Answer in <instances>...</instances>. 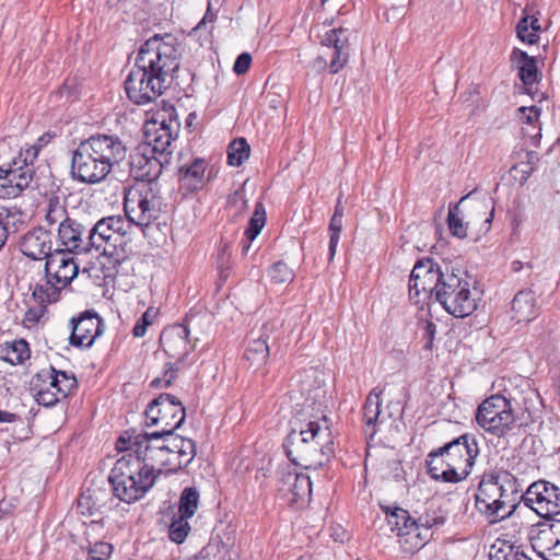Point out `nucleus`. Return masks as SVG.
Instances as JSON below:
<instances>
[{
  "label": "nucleus",
  "mask_w": 560,
  "mask_h": 560,
  "mask_svg": "<svg viewBox=\"0 0 560 560\" xmlns=\"http://www.w3.org/2000/svg\"><path fill=\"white\" fill-rule=\"evenodd\" d=\"M284 439L283 450L288 459L303 469H317L334 455V438L329 419L323 415L315 420H295Z\"/></svg>",
  "instance_id": "1"
},
{
  "label": "nucleus",
  "mask_w": 560,
  "mask_h": 560,
  "mask_svg": "<svg viewBox=\"0 0 560 560\" xmlns=\"http://www.w3.org/2000/svg\"><path fill=\"white\" fill-rule=\"evenodd\" d=\"M125 147L118 137L94 135L82 140L72 152L71 176L84 184L104 180L113 166L125 158Z\"/></svg>",
  "instance_id": "2"
},
{
  "label": "nucleus",
  "mask_w": 560,
  "mask_h": 560,
  "mask_svg": "<svg viewBox=\"0 0 560 560\" xmlns=\"http://www.w3.org/2000/svg\"><path fill=\"white\" fill-rule=\"evenodd\" d=\"M521 502L517 479L504 469L485 472L475 495V506L489 524L513 515Z\"/></svg>",
  "instance_id": "3"
},
{
  "label": "nucleus",
  "mask_w": 560,
  "mask_h": 560,
  "mask_svg": "<svg viewBox=\"0 0 560 560\" xmlns=\"http://www.w3.org/2000/svg\"><path fill=\"white\" fill-rule=\"evenodd\" d=\"M116 450L125 453L109 475L113 493L120 501L131 504L140 499V434L137 429L126 430L116 441Z\"/></svg>",
  "instance_id": "4"
},
{
  "label": "nucleus",
  "mask_w": 560,
  "mask_h": 560,
  "mask_svg": "<svg viewBox=\"0 0 560 560\" xmlns=\"http://www.w3.org/2000/svg\"><path fill=\"white\" fill-rule=\"evenodd\" d=\"M175 37L170 33L153 34L142 44V83L155 95L166 89V79L177 67Z\"/></svg>",
  "instance_id": "5"
},
{
  "label": "nucleus",
  "mask_w": 560,
  "mask_h": 560,
  "mask_svg": "<svg viewBox=\"0 0 560 560\" xmlns=\"http://www.w3.org/2000/svg\"><path fill=\"white\" fill-rule=\"evenodd\" d=\"M128 224L116 217H107L98 220L92 229H90L93 248L102 250L104 255H113L108 247L116 253V262L121 271L127 272L132 266V259L139 260V242L138 238L128 236L124 225Z\"/></svg>",
  "instance_id": "6"
},
{
  "label": "nucleus",
  "mask_w": 560,
  "mask_h": 560,
  "mask_svg": "<svg viewBox=\"0 0 560 560\" xmlns=\"http://www.w3.org/2000/svg\"><path fill=\"white\" fill-rule=\"evenodd\" d=\"M433 296L448 314L456 318H465L477 310L467 271L455 268L450 262H444V278Z\"/></svg>",
  "instance_id": "7"
},
{
  "label": "nucleus",
  "mask_w": 560,
  "mask_h": 560,
  "mask_svg": "<svg viewBox=\"0 0 560 560\" xmlns=\"http://www.w3.org/2000/svg\"><path fill=\"white\" fill-rule=\"evenodd\" d=\"M475 419L480 428L498 438H505L514 428L521 427L515 423L511 400L500 394L486 398L478 406Z\"/></svg>",
  "instance_id": "8"
},
{
  "label": "nucleus",
  "mask_w": 560,
  "mask_h": 560,
  "mask_svg": "<svg viewBox=\"0 0 560 560\" xmlns=\"http://www.w3.org/2000/svg\"><path fill=\"white\" fill-rule=\"evenodd\" d=\"M444 278V262L440 265L433 258L419 259L411 270L409 279V298L415 303H420V294L423 299H432Z\"/></svg>",
  "instance_id": "9"
},
{
  "label": "nucleus",
  "mask_w": 560,
  "mask_h": 560,
  "mask_svg": "<svg viewBox=\"0 0 560 560\" xmlns=\"http://www.w3.org/2000/svg\"><path fill=\"white\" fill-rule=\"evenodd\" d=\"M480 450L478 441L472 433H463L452 439L450 455L451 469L444 479L465 480L471 472Z\"/></svg>",
  "instance_id": "10"
},
{
  "label": "nucleus",
  "mask_w": 560,
  "mask_h": 560,
  "mask_svg": "<svg viewBox=\"0 0 560 560\" xmlns=\"http://www.w3.org/2000/svg\"><path fill=\"white\" fill-rule=\"evenodd\" d=\"M521 501L540 517L560 514V489L547 480L533 482L521 494Z\"/></svg>",
  "instance_id": "11"
},
{
  "label": "nucleus",
  "mask_w": 560,
  "mask_h": 560,
  "mask_svg": "<svg viewBox=\"0 0 560 560\" xmlns=\"http://www.w3.org/2000/svg\"><path fill=\"white\" fill-rule=\"evenodd\" d=\"M159 341L170 358L184 360L195 347L190 340L188 317L186 316L179 324L163 329Z\"/></svg>",
  "instance_id": "12"
},
{
  "label": "nucleus",
  "mask_w": 560,
  "mask_h": 560,
  "mask_svg": "<svg viewBox=\"0 0 560 560\" xmlns=\"http://www.w3.org/2000/svg\"><path fill=\"white\" fill-rule=\"evenodd\" d=\"M69 342L72 347L90 348L103 332V320L93 311H85L79 317H72Z\"/></svg>",
  "instance_id": "13"
},
{
  "label": "nucleus",
  "mask_w": 560,
  "mask_h": 560,
  "mask_svg": "<svg viewBox=\"0 0 560 560\" xmlns=\"http://www.w3.org/2000/svg\"><path fill=\"white\" fill-rule=\"evenodd\" d=\"M21 161H12L8 167H0V197L15 198L30 187L35 170Z\"/></svg>",
  "instance_id": "14"
},
{
  "label": "nucleus",
  "mask_w": 560,
  "mask_h": 560,
  "mask_svg": "<svg viewBox=\"0 0 560 560\" xmlns=\"http://www.w3.org/2000/svg\"><path fill=\"white\" fill-rule=\"evenodd\" d=\"M171 140V127L165 119L159 120L156 114L145 110L142 124V149L159 151V155L164 156Z\"/></svg>",
  "instance_id": "15"
},
{
  "label": "nucleus",
  "mask_w": 560,
  "mask_h": 560,
  "mask_svg": "<svg viewBox=\"0 0 560 560\" xmlns=\"http://www.w3.org/2000/svg\"><path fill=\"white\" fill-rule=\"evenodd\" d=\"M58 237L65 246L63 250L67 252L81 254L89 253L93 248L90 230L86 231L83 224L71 218L59 223Z\"/></svg>",
  "instance_id": "16"
},
{
  "label": "nucleus",
  "mask_w": 560,
  "mask_h": 560,
  "mask_svg": "<svg viewBox=\"0 0 560 560\" xmlns=\"http://www.w3.org/2000/svg\"><path fill=\"white\" fill-rule=\"evenodd\" d=\"M106 497L107 493L103 489L88 488L81 492L77 500V512L84 518V524L88 518H91L90 527L103 524L102 515L106 505Z\"/></svg>",
  "instance_id": "17"
},
{
  "label": "nucleus",
  "mask_w": 560,
  "mask_h": 560,
  "mask_svg": "<svg viewBox=\"0 0 560 560\" xmlns=\"http://www.w3.org/2000/svg\"><path fill=\"white\" fill-rule=\"evenodd\" d=\"M72 252L57 249L52 255L47 257L45 262V275L51 276L56 283H60L61 288L70 284V282L79 273V266L70 256Z\"/></svg>",
  "instance_id": "18"
},
{
  "label": "nucleus",
  "mask_w": 560,
  "mask_h": 560,
  "mask_svg": "<svg viewBox=\"0 0 560 560\" xmlns=\"http://www.w3.org/2000/svg\"><path fill=\"white\" fill-rule=\"evenodd\" d=\"M21 253L33 260L46 259L51 253V233L44 226H36L26 232L20 243Z\"/></svg>",
  "instance_id": "19"
},
{
  "label": "nucleus",
  "mask_w": 560,
  "mask_h": 560,
  "mask_svg": "<svg viewBox=\"0 0 560 560\" xmlns=\"http://www.w3.org/2000/svg\"><path fill=\"white\" fill-rule=\"evenodd\" d=\"M142 497L154 486L156 478L163 474L164 468L172 467V458L165 447L156 451L144 450L142 456Z\"/></svg>",
  "instance_id": "20"
},
{
  "label": "nucleus",
  "mask_w": 560,
  "mask_h": 560,
  "mask_svg": "<svg viewBox=\"0 0 560 560\" xmlns=\"http://www.w3.org/2000/svg\"><path fill=\"white\" fill-rule=\"evenodd\" d=\"M279 490L291 493V503L308 502L312 495V481L303 472L289 470L282 474Z\"/></svg>",
  "instance_id": "21"
},
{
  "label": "nucleus",
  "mask_w": 560,
  "mask_h": 560,
  "mask_svg": "<svg viewBox=\"0 0 560 560\" xmlns=\"http://www.w3.org/2000/svg\"><path fill=\"white\" fill-rule=\"evenodd\" d=\"M160 406H162L161 429L177 430L185 422L186 409L179 399L167 393L160 394Z\"/></svg>",
  "instance_id": "22"
},
{
  "label": "nucleus",
  "mask_w": 560,
  "mask_h": 560,
  "mask_svg": "<svg viewBox=\"0 0 560 560\" xmlns=\"http://www.w3.org/2000/svg\"><path fill=\"white\" fill-rule=\"evenodd\" d=\"M510 61L516 66L517 75L525 86H532L539 81L540 72L535 57H532L526 51L514 47L510 55Z\"/></svg>",
  "instance_id": "23"
},
{
  "label": "nucleus",
  "mask_w": 560,
  "mask_h": 560,
  "mask_svg": "<svg viewBox=\"0 0 560 560\" xmlns=\"http://www.w3.org/2000/svg\"><path fill=\"white\" fill-rule=\"evenodd\" d=\"M180 187L187 192H196L205 186L206 160L196 158L189 165L178 170Z\"/></svg>",
  "instance_id": "24"
},
{
  "label": "nucleus",
  "mask_w": 560,
  "mask_h": 560,
  "mask_svg": "<svg viewBox=\"0 0 560 560\" xmlns=\"http://www.w3.org/2000/svg\"><path fill=\"white\" fill-rule=\"evenodd\" d=\"M37 380H50L49 386L62 399L68 397L72 390L78 388V380L73 374H68L66 371H57L50 366L49 371H43L36 375Z\"/></svg>",
  "instance_id": "25"
},
{
  "label": "nucleus",
  "mask_w": 560,
  "mask_h": 560,
  "mask_svg": "<svg viewBox=\"0 0 560 560\" xmlns=\"http://www.w3.org/2000/svg\"><path fill=\"white\" fill-rule=\"evenodd\" d=\"M138 197H140V191L135 187L130 188L124 199L125 217H116L128 223L124 225V229L128 230L126 234L135 238H137V230L140 229V214H137V209L140 208V198Z\"/></svg>",
  "instance_id": "26"
},
{
  "label": "nucleus",
  "mask_w": 560,
  "mask_h": 560,
  "mask_svg": "<svg viewBox=\"0 0 560 560\" xmlns=\"http://www.w3.org/2000/svg\"><path fill=\"white\" fill-rule=\"evenodd\" d=\"M381 393H376V388H373L366 396L363 406L362 421L364 424V433L370 439H373L377 432L378 423L383 422L380 420L381 416Z\"/></svg>",
  "instance_id": "27"
},
{
  "label": "nucleus",
  "mask_w": 560,
  "mask_h": 560,
  "mask_svg": "<svg viewBox=\"0 0 560 560\" xmlns=\"http://www.w3.org/2000/svg\"><path fill=\"white\" fill-rule=\"evenodd\" d=\"M129 59H133V68L127 75L124 86L127 97L133 103V107L130 108L129 112H126V115L132 116L136 114V106L140 105V49L137 51L133 50Z\"/></svg>",
  "instance_id": "28"
},
{
  "label": "nucleus",
  "mask_w": 560,
  "mask_h": 560,
  "mask_svg": "<svg viewBox=\"0 0 560 560\" xmlns=\"http://www.w3.org/2000/svg\"><path fill=\"white\" fill-rule=\"evenodd\" d=\"M536 299L530 289L518 291L512 300V311L517 323L529 322L535 316Z\"/></svg>",
  "instance_id": "29"
},
{
  "label": "nucleus",
  "mask_w": 560,
  "mask_h": 560,
  "mask_svg": "<svg viewBox=\"0 0 560 560\" xmlns=\"http://www.w3.org/2000/svg\"><path fill=\"white\" fill-rule=\"evenodd\" d=\"M528 536L530 545L538 557L556 545L551 528L546 520L532 525Z\"/></svg>",
  "instance_id": "30"
},
{
  "label": "nucleus",
  "mask_w": 560,
  "mask_h": 560,
  "mask_svg": "<svg viewBox=\"0 0 560 560\" xmlns=\"http://www.w3.org/2000/svg\"><path fill=\"white\" fill-rule=\"evenodd\" d=\"M381 509L386 515V521L392 532H396L398 534L402 529H408L410 526L413 529L417 528L416 518L412 517L409 511L400 508V506H384L381 505Z\"/></svg>",
  "instance_id": "31"
},
{
  "label": "nucleus",
  "mask_w": 560,
  "mask_h": 560,
  "mask_svg": "<svg viewBox=\"0 0 560 560\" xmlns=\"http://www.w3.org/2000/svg\"><path fill=\"white\" fill-rule=\"evenodd\" d=\"M225 210L229 212L226 226L229 230H231L232 228H235V222L243 218L248 210V200L245 197V191L243 188H238L229 194L226 198Z\"/></svg>",
  "instance_id": "32"
},
{
  "label": "nucleus",
  "mask_w": 560,
  "mask_h": 560,
  "mask_svg": "<svg viewBox=\"0 0 560 560\" xmlns=\"http://www.w3.org/2000/svg\"><path fill=\"white\" fill-rule=\"evenodd\" d=\"M397 536L399 537V542L406 550L415 552L427 545L432 537V533L424 532L420 525L417 524V528L413 529V526H410V528L399 532Z\"/></svg>",
  "instance_id": "33"
},
{
  "label": "nucleus",
  "mask_w": 560,
  "mask_h": 560,
  "mask_svg": "<svg viewBox=\"0 0 560 560\" xmlns=\"http://www.w3.org/2000/svg\"><path fill=\"white\" fill-rule=\"evenodd\" d=\"M269 355L268 336L260 335L258 338L248 342L244 352V360L249 362V365L259 368L267 362Z\"/></svg>",
  "instance_id": "34"
},
{
  "label": "nucleus",
  "mask_w": 560,
  "mask_h": 560,
  "mask_svg": "<svg viewBox=\"0 0 560 560\" xmlns=\"http://www.w3.org/2000/svg\"><path fill=\"white\" fill-rule=\"evenodd\" d=\"M156 154H159V151L142 149V184L156 182L162 174V156H156Z\"/></svg>",
  "instance_id": "35"
},
{
  "label": "nucleus",
  "mask_w": 560,
  "mask_h": 560,
  "mask_svg": "<svg viewBox=\"0 0 560 560\" xmlns=\"http://www.w3.org/2000/svg\"><path fill=\"white\" fill-rule=\"evenodd\" d=\"M45 283H36L32 292L34 300L44 308L46 304L57 302L60 295L59 283L51 276H45Z\"/></svg>",
  "instance_id": "36"
},
{
  "label": "nucleus",
  "mask_w": 560,
  "mask_h": 560,
  "mask_svg": "<svg viewBox=\"0 0 560 560\" xmlns=\"http://www.w3.org/2000/svg\"><path fill=\"white\" fill-rule=\"evenodd\" d=\"M425 467L428 475L435 481L446 483H458L462 480L444 479V475L451 469V464L447 458L439 457L433 454H428L425 457Z\"/></svg>",
  "instance_id": "37"
},
{
  "label": "nucleus",
  "mask_w": 560,
  "mask_h": 560,
  "mask_svg": "<svg viewBox=\"0 0 560 560\" xmlns=\"http://www.w3.org/2000/svg\"><path fill=\"white\" fill-rule=\"evenodd\" d=\"M142 215L145 212L150 213V217H155L161 211L162 198L160 196V188L156 182L142 184Z\"/></svg>",
  "instance_id": "38"
},
{
  "label": "nucleus",
  "mask_w": 560,
  "mask_h": 560,
  "mask_svg": "<svg viewBox=\"0 0 560 560\" xmlns=\"http://www.w3.org/2000/svg\"><path fill=\"white\" fill-rule=\"evenodd\" d=\"M237 233L238 230L236 228H232L231 230H229V228L225 226L224 232L221 235L217 258V266L221 272L229 269L231 258L230 245L233 243Z\"/></svg>",
  "instance_id": "39"
},
{
  "label": "nucleus",
  "mask_w": 560,
  "mask_h": 560,
  "mask_svg": "<svg viewBox=\"0 0 560 560\" xmlns=\"http://www.w3.org/2000/svg\"><path fill=\"white\" fill-rule=\"evenodd\" d=\"M199 500L200 494L196 487L184 488L178 500V514L191 518L198 509Z\"/></svg>",
  "instance_id": "40"
},
{
  "label": "nucleus",
  "mask_w": 560,
  "mask_h": 560,
  "mask_svg": "<svg viewBox=\"0 0 560 560\" xmlns=\"http://www.w3.org/2000/svg\"><path fill=\"white\" fill-rule=\"evenodd\" d=\"M250 154V147L245 138H236L228 147V164L241 166Z\"/></svg>",
  "instance_id": "41"
},
{
  "label": "nucleus",
  "mask_w": 560,
  "mask_h": 560,
  "mask_svg": "<svg viewBox=\"0 0 560 560\" xmlns=\"http://www.w3.org/2000/svg\"><path fill=\"white\" fill-rule=\"evenodd\" d=\"M267 215L266 209L261 201L256 202L255 210L250 217L247 228L244 232V236L248 237L249 241H255L260 234L261 230L266 224Z\"/></svg>",
  "instance_id": "42"
},
{
  "label": "nucleus",
  "mask_w": 560,
  "mask_h": 560,
  "mask_svg": "<svg viewBox=\"0 0 560 560\" xmlns=\"http://www.w3.org/2000/svg\"><path fill=\"white\" fill-rule=\"evenodd\" d=\"M196 456V443L191 439H184L179 452L176 455L177 462L166 469V474H174L187 467Z\"/></svg>",
  "instance_id": "43"
},
{
  "label": "nucleus",
  "mask_w": 560,
  "mask_h": 560,
  "mask_svg": "<svg viewBox=\"0 0 560 560\" xmlns=\"http://www.w3.org/2000/svg\"><path fill=\"white\" fill-rule=\"evenodd\" d=\"M445 522L446 513L440 506L429 508L416 518V524L420 525L424 532H430L433 527L444 525Z\"/></svg>",
  "instance_id": "44"
},
{
  "label": "nucleus",
  "mask_w": 560,
  "mask_h": 560,
  "mask_svg": "<svg viewBox=\"0 0 560 560\" xmlns=\"http://www.w3.org/2000/svg\"><path fill=\"white\" fill-rule=\"evenodd\" d=\"M470 194L460 198L456 205H451L447 214V224L452 235L458 238H465L467 236V224L459 218V205L469 197Z\"/></svg>",
  "instance_id": "45"
},
{
  "label": "nucleus",
  "mask_w": 560,
  "mask_h": 560,
  "mask_svg": "<svg viewBox=\"0 0 560 560\" xmlns=\"http://www.w3.org/2000/svg\"><path fill=\"white\" fill-rule=\"evenodd\" d=\"M189 518L190 517H183V515L178 514L172 520L168 528V537L173 542L179 545L185 541L190 532Z\"/></svg>",
  "instance_id": "46"
},
{
  "label": "nucleus",
  "mask_w": 560,
  "mask_h": 560,
  "mask_svg": "<svg viewBox=\"0 0 560 560\" xmlns=\"http://www.w3.org/2000/svg\"><path fill=\"white\" fill-rule=\"evenodd\" d=\"M68 219V212L66 208L60 205L58 198L50 199L45 214V222L47 226H52L55 224L59 225V223H62Z\"/></svg>",
  "instance_id": "47"
},
{
  "label": "nucleus",
  "mask_w": 560,
  "mask_h": 560,
  "mask_svg": "<svg viewBox=\"0 0 560 560\" xmlns=\"http://www.w3.org/2000/svg\"><path fill=\"white\" fill-rule=\"evenodd\" d=\"M170 429H159L156 431H142V444L145 442L144 450L156 451L165 447V436L171 435Z\"/></svg>",
  "instance_id": "48"
},
{
  "label": "nucleus",
  "mask_w": 560,
  "mask_h": 560,
  "mask_svg": "<svg viewBox=\"0 0 560 560\" xmlns=\"http://www.w3.org/2000/svg\"><path fill=\"white\" fill-rule=\"evenodd\" d=\"M268 276L275 283H288L293 281V270L282 260L275 262L268 270Z\"/></svg>",
  "instance_id": "49"
},
{
  "label": "nucleus",
  "mask_w": 560,
  "mask_h": 560,
  "mask_svg": "<svg viewBox=\"0 0 560 560\" xmlns=\"http://www.w3.org/2000/svg\"><path fill=\"white\" fill-rule=\"evenodd\" d=\"M11 364H22L31 357L30 345L25 339H16L9 342Z\"/></svg>",
  "instance_id": "50"
},
{
  "label": "nucleus",
  "mask_w": 560,
  "mask_h": 560,
  "mask_svg": "<svg viewBox=\"0 0 560 560\" xmlns=\"http://www.w3.org/2000/svg\"><path fill=\"white\" fill-rule=\"evenodd\" d=\"M342 231V219L331 217L329 222V260L331 261L336 254V248Z\"/></svg>",
  "instance_id": "51"
},
{
  "label": "nucleus",
  "mask_w": 560,
  "mask_h": 560,
  "mask_svg": "<svg viewBox=\"0 0 560 560\" xmlns=\"http://www.w3.org/2000/svg\"><path fill=\"white\" fill-rule=\"evenodd\" d=\"M160 395L156 398H153L147 406L143 415L145 417V425H160L161 415H162V406H160Z\"/></svg>",
  "instance_id": "52"
},
{
  "label": "nucleus",
  "mask_w": 560,
  "mask_h": 560,
  "mask_svg": "<svg viewBox=\"0 0 560 560\" xmlns=\"http://www.w3.org/2000/svg\"><path fill=\"white\" fill-rule=\"evenodd\" d=\"M528 19H529V16L527 14H525L518 21V23L516 25V34H517V37L522 42L527 43L529 45H534L539 40V36L536 33H529L526 35V33L528 32V28H529Z\"/></svg>",
  "instance_id": "53"
},
{
  "label": "nucleus",
  "mask_w": 560,
  "mask_h": 560,
  "mask_svg": "<svg viewBox=\"0 0 560 560\" xmlns=\"http://www.w3.org/2000/svg\"><path fill=\"white\" fill-rule=\"evenodd\" d=\"M516 548L506 542H503L500 547L492 545L489 557L490 560H512Z\"/></svg>",
  "instance_id": "54"
},
{
  "label": "nucleus",
  "mask_w": 560,
  "mask_h": 560,
  "mask_svg": "<svg viewBox=\"0 0 560 560\" xmlns=\"http://www.w3.org/2000/svg\"><path fill=\"white\" fill-rule=\"evenodd\" d=\"M13 382L0 371V408L10 407Z\"/></svg>",
  "instance_id": "55"
},
{
  "label": "nucleus",
  "mask_w": 560,
  "mask_h": 560,
  "mask_svg": "<svg viewBox=\"0 0 560 560\" xmlns=\"http://www.w3.org/2000/svg\"><path fill=\"white\" fill-rule=\"evenodd\" d=\"M113 551V547L108 542L96 541L89 550L88 560H107Z\"/></svg>",
  "instance_id": "56"
},
{
  "label": "nucleus",
  "mask_w": 560,
  "mask_h": 560,
  "mask_svg": "<svg viewBox=\"0 0 560 560\" xmlns=\"http://www.w3.org/2000/svg\"><path fill=\"white\" fill-rule=\"evenodd\" d=\"M348 48H335L329 63V72L332 74L338 73L348 62Z\"/></svg>",
  "instance_id": "57"
},
{
  "label": "nucleus",
  "mask_w": 560,
  "mask_h": 560,
  "mask_svg": "<svg viewBox=\"0 0 560 560\" xmlns=\"http://www.w3.org/2000/svg\"><path fill=\"white\" fill-rule=\"evenodd\" d=\"M61 399L50 386L42 388L36 393V401L45 407H52Z\"/></svg>",
  "instance_id": "58"
},
{
  "label": "nucleus",
  "mask_w": 560,
  "mask_h": 560,
  "mask_svg": "<svg viewBox=\"0 0 560 560\" xmlns=\"http://www.w3.org/2000/svg\"><path fill=\"white\" fill-rule=\"evenodd\" d=\"M39 151H40L39 147L31 145L27 149L22 150L20 152V155L18 158L13 159L12 161H21L20 166L27 165V166H30L31 170H34L33 164H34L35 160L37 159Z\"/></svg>",
  "instance_id": "59"
},
{
  "label": "nucleus",
  "mask_w": 560,
  "mask_h": 560,
  "mask_svg": "<svg viewBox=\"0 0 560 560\" xmlns=\"http://www.w3.org/2000/svg\"><path fill=\"white\" fill-rule=\"evenodd\" d=\"M174 432L175 430H171V435L165 436V450L171 458L177 455L185 439Z\"/></svg>",
  "instance_id": "60"
},
{
  "label": "nucleus",
  "mask_w": 560,
  "mask_h": 560,
  "mask_svg": "<svg viewBox=\"0 0 560 560\" xmlns=\"http://www.w3.org/2000/svg\"><path fill=\"white\" fill-rule=\"evenodd\" d=\"M252 55L247 51L240 54L233 65V71L235 74L241 75L246 73L252 65Z\"/></svg>",
  "instance_id": "61"
},
{
  "label": "nucleus",
  "mask_w": 560,
  "mask_h": 560,
  "mask_svg": "<svg viewBox=\"0 0 560 560\" xmlns=\"http://www.w3.org/2000/svg\"><path fill=\"white\" fill-rule=\"evenodd\" d=\"M160 308L155 306H149L144 313H142V336L145 334L148 327L159 323Z\"/></svg>",
  "instance_id": "62"
},
{
  "label": "nucleus",
  "mask_w": 560,
  "mask_h": 560,
  "mask_svg": "<svg viewBox=\"0 0 560 560\" xmlns=\"http://www.w3.org/2000/svg\"><path fill=\"white\" fill-rule=\"evenodd\" d=\"M423 329V340L424 346L423 349L425 350H432L433 348V341L436 335V325L431 320H425L422 326Z\"/></svg>",
  "instance_id": "63"
},
{
  "label": "nucleus",
  "mask_w": 560,
  "mask_h": 560,
  "mask_svg": "<svg viewBox=\"0 0 560 560\" xmlns=\"http://www.w3.org/2000/svg\"><path fill=\"white\" fill-rule=\"evenodd\" d=\"M518 112L522 114V116L520 117L522 122L532 125L538 120L541 109L536 105H533L530 107H520Z\"/></svg>",
  "instance_id": "64"
}]
</instances>
